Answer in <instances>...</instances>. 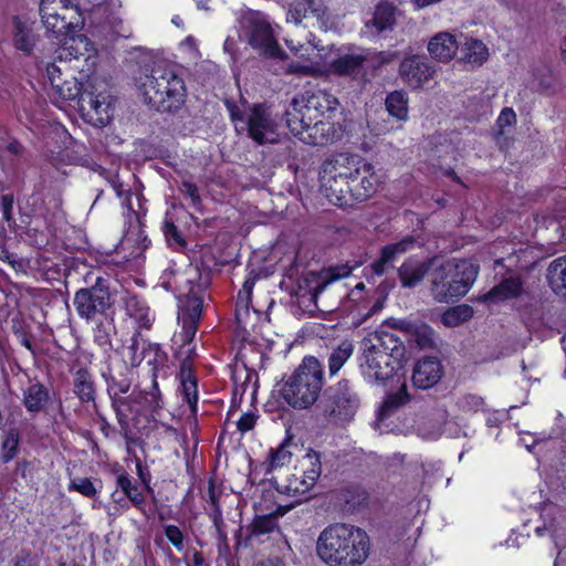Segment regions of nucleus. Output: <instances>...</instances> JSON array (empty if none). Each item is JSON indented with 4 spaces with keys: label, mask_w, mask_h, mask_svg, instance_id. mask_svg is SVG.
Returning a JSON list of instances; mask_svg holds the SVG:
<instances>
[{
    "label": "nucleus",
    "mask_w": 566,
    "mask_h": 566,
    "mask_svg": "<svg viewBox=\"0 0 566 566\" xmlns=\"http://www.w3.org/2000/svg\"><path fill=\"white\" fill-rule=\"evenodd\" d=\"M316 553L327 566L361 565L369 553V536L360 527L337 523L324 528L316 542Z\"/></svg>",
    "instance_id": "obj_1"
},
{
    "label": "nucleus",
    "mask_w": 566,
    "mask_h": 566,
    "mask_svg": "<svg viewBox=\"0 0 566 566\" xmlns=\"http://www.w3.org/2000/svg\"><path fill=\"white\" fill-rule=\"evenodd\" d=\"M403 347L398 337L389 332L368 334L360 343L358 367L369 384H384L400 368Z\"/></svg>",
    "instance_id": "obj_2"
},
{
    "label": "nucleus",
    "mask_w": 566,
    "mask_h": 566,
    "mask_svg": "<svg viewBox=\"0 0 566 566\" xmlns=\"http://www.w3.org/2000/svg\"><path fill=\"white\" fill-rule=\"evenodd\" d=\"M431 294L438 302L464 296L478 276V266L469 260L432 261Z\"/></svg>",
    "instance_id": "obj_3"
},
{
    "label": "nucleus",
    "mask_w": 566,
    "mask_h": 566,
    "mask_svg": "<svg viewBox=\"0 0 566 566\" xmlns=\"http://www.w3.org/2000/svg\"><path fill=\"white\" fill-rule=\"evenodd\" d=\"M138 85L145 101L164 111L178 109L187 96L185 82L174 67L156 69L140 77Z\"/></svg>",
    "instance_id": "obj_4"
},
{
    "label": "nucleus",
    "mask_w": 566,
    "mask_h": 566,
    "mask_svg": "<svg viewBox=\"0 0 566 566\" xmlns=\"http://www.w3.org/2000/svg\"><path fill=\"white\" fill-rule=\"evenodd\" d=\"M323 386V367L317 358L305 357L295 371L285 380L281 395L294 408L313 405Z\"/></svg>",
    "instance_id": "obj_5"
},
{
    "label": "nucleus",
    "mask_w": 566,
    "mask_h": 566,
    "mask_svg": "<svg viewBox=\"0 0 566 566\" xmlns=\"http://www.w3.org/2000/svg\"><path fill=\"white\" fill-rule=\"evenodd\" d=\"M356 170L350 156L339 154L325 160L321 170V190L336 206L350 205V177Z\"/></svg>",
    "instance_id": "obj_6"
},
{
    "label": "nucleus",
    "mask_w": 566,
    "mask_h": 566,
    "mask_svg": "<svg viewBox=\"0 0 566 566\" xmlns=\"http://www.w3.org/2000/svg\"><path fill=\"white\" fill-rule=\"evenodd\" d=\"M290 52L296 59L286 65V72L300 76H324L326 75L327 60L331 55L332 45H323L315 41L310 34L306 42L300 43L294 40H285Z\"/></svg>",
    "instance_id": "obj_7"
},
{
    "label": "nucleus",
    "mask_w": 566,
    "mask_h": 566,
    "mask_svg": "<svg viewBox=\"0 0 566 566\" xmlns=\"http://www.w3.org/2000/svg\"><path fill=\"white\" fill-rule=\"evenodd\" d=\"M241 36L261 55L274 59H286L280 48L269 18L260 11H248L241 20Z\"/></svg>",
    "instance_id": "obj_8"
},
{
    "label": "nucleus",
    "mask_w": 566,
    "mask_h": 566,
    "mask_svg": "<svg viewBox=\"0 0 566 566\" xmlns=\"http://www.w3.org/2000/svg\"><path fill=\"white\" fill-rule=\"evenodd\" d=\"M294 471L285 481L277 484V491L290 496L305 495L314 488L322 473L318 453L312 449L305 450L304 454L296 460Z\"/></svg>",
    "instance_id": "obj_9"
},
{
    "label": "nucleus",
    "mask_w": 566,
    "mask_h": 566,
    "mask_svg": "<svg viewBox=\"0 0 566 566\" xmlns=\"http://www.w3.org/2000/svg\"><path fill=\"white\" fill-rule=\"evenodd\" d=\"M82 116L94 126H105L112 118V96L106 90L105 83L88 77L87 87L81 94L77 102Z\"/></svg>",
    "instance_id": "obj_10"
},
{
    "label": "nucleus",
    "mask_w": 566,
    "mask_h": 566,
    "mask_svg": "<svg viewBox=\"0 0 566 566\" xmlns=\"http://www.w3.org/2000/svg\"><path fill=\"white\" fill-rule=\"evenodd\" d=\"M72 65L66 63H50L46 66V77L51 85V94L56 102L78 101L85 87L91 73H80V77L74 75Z\"/></svg>",
    "instance_id": "obj_11"
},
{
    "label": "nucleus",
    "mask_w": 566,
    "mask_h": 566,
    "mask_svg": "<svg viewBox=\"0 0 566 566\" xmlns=\"http://www.w3.org/2000/svg\"><path fill=\"white\" fill-rule=\"evenodd\" d=\"M40 14L46 30L57 35L83 25L75 0H41Z\"/></svg>",
    "instance_id": "obj_12"
},
{
    "label": "nucleus",
    "mask_w": 566,
    "mask_h": 566,
    "mask_svg": "<svg viewBox=\"0 0 566 566\" xmlns=\"http://www.w3.org/2000/svg\"><path fill=\"white\" fill-rule=\"evenodd\" d=\"M286 125L301 142L313 146L333 143L339 133V127L331 120L317 118L310 122L298 112H286Z\"/></svg>",
    "instance_id": "obj_13"
},
{
    "label": "nucleus",
    "mask_w": 566,
    "mask_h": 566,
    "mask_svg": "<svg viewBox=\"0 0 566 566\" xmlns=\"http://www.w3.org/2000/svg\"><path fill=\"white\" fill-rule=\"evenodd\" d=\"M235 128H247L249 136L258 144L274 143L277 140L279 120L264 105H254L247 118L239 116L234 108L230 109Z\"/></svg>",
    "instance_id": "obj_14"
},
{
    "label": "nucleus",
    "mask_w": 566,
    "mask_h": 566,
    "mask_svg": "<svg viewBox=\"0 0 566 566\" xmlns=\"http://www.w3.org/2000/svg\"><path fill=\"white\" fill-rule=\"evenodd\" d=\"M286 22L305 28L333 30L335 20L322 0H294L289 4Z\"/></svg>",
    "instance_id": "obj_15"
},
{
    "label": "nucleus",
    "mask_w": 566,
    "mask_h": 566,
    "mask_svg": "<svg viewBox=\"0 0 566 566\" xmlns=\"http://www.w3.org/2000/svg\"><path fill=\"white\" fill-rule=\"evenodd\" d=\"M55 62L72 65L78 73H92L97 64V50L85 35H70L59 49Z\"/></svg>",
    "instance_id": "obj_16"
},
{
    "label": "nucleus",
    "mask_w": 566,
    "mask_h": 566,
    "mask_svg": "<svg viewBox=\"0 0 566 566\" xmlns=\"http://www.w3.org/2000/svg\"><path fill=\"white\" fill-rule=\"evenodd\" d=\"M337 106L338 99L333 94L319 90L301 98H294L287 112L305 114L310 122L317 118L331 120V114L336 112Z\"/></svg>",
    "instance_id": "obj_17"
},
{
    "label": "nucleus",
    "mask_w": 566,
    "mask_h": 566,
    "mask_svg": "<svg viewBox=\"0 0 566 566\" xmlns=\"http://www.w3.org/2000/svg\"><path fill=\"white\" fill-rule=\"evenodd\" d=\"M199 271L192 264L185 268H176L174 264L163 272L159 283L166 291L172 292L178 300H182L199 290Z\"/></svg>",
    "instance_id": "obj_18"
},
{
    "label": "nucleus",
    "mask_w": 566,
    "mask_h": 566,
    "mask_svg": "<svg viewBox=\"0 0 566 566\" xmlns=\"http://www.w3.org/2000/svg\"><path fill=\"white\" fill-rule=\"evenodd\" d=\"M350 163L356 168L350 177V201H364L376 192L378 176L369 163L356 156H350Z\"/></svg>",
    "instance_id": "obj_19"
},
{
    "label": "nucleus",
    "mask_w": 566,
    "mask_h": 566,
    "mask_svg": "<svg viewBox=\"0 0 566 566\" xmlns=\"http://www.w3.org/2000/svg\"><path fill=\"white\" fill-rule=\"evenodd\" d=\"M366 59L367 56L360 51L344 52L332 45L325 76H352L359 72Z\"/></svg>",
    "instance_id": "obj_20"
},
{
    "label": "nucleus",
    "mask_w": 566,
    "mask_h": 566,
    "mask_svg": "<svg viewBox=\"0 0 566 566\" xmlns=\"http://www.w3.org/2000/svg\"><path fill=\"white\" fill-rule=\"evenodd\" d=\"M73 303L78 316L91 319L111 306V296L101 289H82L75 293Z\"/></svg>",
    "instance_id": "obj_21"
},
{
    "label": "nucleus",
    "mask_w": 566,
    "mask_h": 566,
    "mask_svg": "<svg viewBox=\"0 0 566 566\" xmlns=\"http://www.w3.org/2000/svg\"><path fill=\"white\" fill-rule=\"evenodd\" d=\"M434 66L424 57L411 55L405 57L399 66L401 80L410 87L419 88L434 74Z\"/></svg>",
    "instance_id": "obj_22"
},
{
    "label": "nucleus",
    "mask_w": 566,
    "mask_h": 566,
    "mask_svg": "<svg viewBox=\"0 0 566 566\" xmlns=\"http://www.w3.org/2000/svg\"><path fill=\"white\" fill-rule=\"evenodd\" d=\"M460 43L454 33L440 31L433 34L427 43L430 57L440 63L451 62L458 54Z\"/></svg>",
    "instance_id": "obj_23"
},
{
    "label": "nucleus",
    "mask_w": 566,
    "mask_h": 566,
    "mask_svg": "<svg viewBox=\"0 0 566 566\" xmlns=\"http://www.w3.org/2000/svg\"><path fill=\"white\" fill-rule=\"evenodd\" d=\"M442 377V366L436 357H424L415 365L412 382L416 387L428 389Z\"/></svg>",
    "instance_id": "obj_24"
},
{
    "label": "nucleus",
    "mask_w": 566,
    "mask_h": 566,
    "mask_svg": "<svg viewBox=\"0 0 566 566\" xmlns=\"http://www.w3.org/2000/svg\"><path fill=\"white\" fill-rule=\"evenodd\" d=\"M415 244L416 241L411 237H407L399 242L384 247L379 259L370 265L373 273L376 275L384 274L386 265L395 262L400 255L412 250Z\"/></svg>",
    "instance_id": "obj_25"
},
{
    "label": "nucleus",
    "mask_w": 566,
    "mask_h": 566,
    "mask_svg": "<svg viewBox=\"0 0 566 566\" xmlns=\"http://www.w3.org/2000/svg\"><path fill=\"white\" fill-rule=\"evenodd\" d=\"M335 408L333 412L339 417H352L358 408L359 399L347 381L339 382L333 395Z\"/></svg>",
    "instance_id": "obj_26"
},
{
    "label": "nucleus",
    "mask_w": 566,
    "mask_h": 566,
    "mask_svg": "<svg viewBox=\"0 0 566 566\" xmlns=\"http://www.w3.org/2000/svg\"><path fill=\"white\" fill-rule=\"evenodd\" d=\"M461 61L472 67L481 66L489 59V49L483 41L474 38H467L460 44Z\"/></svg>",
    "instance_id": "obj_27"
},
{
    "label": "nucleus",
    "mask_w": 566,
    "mask_h": 566,
    "mask_svg": "<svg viewBox=\"0 0 566 566\" xmlns=\"http://www.w3.org/2000/svg\"><path fill=\"white\" fill-rule=\"evenodd\" d=\"M303 454L304 452L298 443L291 437H287L276 449L271 450L269 457L270 468H282L291 463L294 457L298 460Z\"/></svg>",
    "instance_id": "obj_28"
},
{
    "label": "nucleus",
    "mask_w": 566,
    "mask_h": 566,
    "mask_svg": "<svg viewBox=\"0 0 566 566\" xmlns=\"http://www.w3.org/2000/svg\"><path fill=\"white\" fill-rule=\"evenodd\" d=\"M35 34L33 33V22L29 19L14 18L13 20V42L18 50L30 53L35 45Z\"/></svg>",
    "instance_id": "obj_29"
},
{
    "label": "nucleus",
    "mask_w": 566,
    "mask_h": 566,
    "mask_svg": "<svg viewBox=\"0 0 566 566\" xmlns=\"http://www.w3.org/2000/svg\"><path fill=\"white\" fill-rule=\"evenodd\" d=\"M427 272V263L417 259H408L398 270L399 279L405 287L416 286L422 281Z\"/></svg>",
    "instance_id": "obj_30"
},
{
    "label": "nucleus",
    "mask_w": 566,
    "mask_h": 566,
    "mask_svg": "<svg viewBox=\"0 0 566 566\" xmlns=\"http://www.w3.org/2000/svg\"><path fill=\"white\" fill-rule=\"evenodd\" d=\"M49 398V390L40 382L31 384L23 390V405L32 413L40 412Z\"/></svg>",
    "instance_id": "obj_31"
},
{
    "label": "nucleus",
    "mask_w": 566,
    "mask_h": 566,
    "mask_svg": "<svg viewBox=\"0 0 566 566\" xmlns=\"http://www.w3.org/2000/svg\"><path fill=\"white\" fill-rule=\"evenodd\" d=\"M551 287L566 296V255L554 260L547 271Z\"/></svg>",
    "instance_id": "obj_32"
},
{
    "label": "nucleus",
    "mask_w": 566,
    "mask_h": 566,
    "mask_svg": "<svg viewBox=\"0 0 566 566\" xmlns=\"http://www.w3.org/2000/svg\"><path fill=\"white\" fill-rule=\"evenodd\" d=\"M386 109L394 118L406 122L409 118L408 97L402 91H394L386 98Z\"/></svg>",
    "instance_id": "obj_33"
},
{
    "label": "nucleus",
    "mask_w": 566,
    "mask_h": 566,
    "mask_svg": "<svg viewBox=\"0 0 566 566\" xmlns=\"http://www.w3.org/2000/svg\"><path fill=\"white\" fill-rule=\"evenodd\" d=\"M522 284L518 279H506L499 285L493 287L486 295L485 300L490 302H499L517 296L521 293Z\"/></svg>",
    "instance_id": "obj_34"
},
{
    "label": "nucleus",
    "mask_w": 566,
    "mask_h": 566,
    "mask_svg": "<svg viewBox=\"0 0 566 566\" xmlns=\"http://www.w3.org/2000/svg\"><path fill=\"white\" fill-rule=\"evenodd\" d=\"M289 509L290 506L283 507L279 505L274 511L258 515L252 524V533L255 535L271 533L276 527V517L284 515Z\"/></svg>",
    "instance_id": "obj_35"
},
{
    "label": "nucleus",
    "mask_w": 566,
    "mask_h": 566,
    "mask_svg": "<svg viewBox=\"0 0 566 566\" xmlns=\"http://www.w3.org/2000/svg\"><path fill=\"white\" fill-rule=\"evenodd\" d=\"M354 345L352 340L344 339L332 352L328 358L329 374L335 375L353 355Z\"/></svg>",
    "instance_id": "obj_36"
},
{
    "label": "nucleus",
    "mask_w": 566,
    "mask_h": 566,
    "mask_svg": "<svg viewBox=\"0 0 566 566\" xmlns=\"http://www.w3.org/2000/svg\"><path fill=\"white\" fill-rule=\"evenodd\" d=\"M473 316V310L469 305H458L446 311L441 322L447 327H455L469 321Z\"/></svg>",
    "instance_id": "obj_37"
},
{
    "label": "nucleus",
    "mask_w": 566,
    "mask_h": 566,
    "mask_svg": "<svg viewBox=\"0 0 566 566\" xmlns=\"http://www.w3.org/2000/svg\"><path fill=\"white\" fill-rule=\"evenodd\" d=\"M396 9L388 2H381L376 7L373 24L378 31L386 30L395 23Z\"/></svg>",
    "instance_id": "obj_38"
},
{
    "label": "nucleus",
    "mask_w": 566,
    "mask_h": 566,
    "mask_svg": "<svg viewBox=\"0 0 566 566\" xmlns=\"http://www.w3.org/2000/svg\"><path fill=\"white\" fill-rule=\"evenodd\" d=\"M117 485L136 506H140L144 503L142 491L132 482L127 474H118Z\"/></svg>",
    "instance_id": "obj_39"
},
{
    "label": "nucleus",
    "mask_w": 566,
    "mask_h": 566,
    "mask_svg": "<svg viewBox=\"0 0 566 566\" xmlns=\"http://www.w3.org/2000/svg\"><path fill=\"white\" fill-rule=\"evenodd\" d=\"M185 298L186 302L182 305V311L188 316L189 321L191 323H195L199 319L202 310V302L198 296V290L195 291L193 294H191L190 296H186Z\"/></svg>",
    "instance_id": "obj_40"
},
{
    "label": "nucleus",
    "mask_w": 566,
    "mask_h": 566,
    "mask_svg": "<svg viewBox=\"0 0 566 566\" xmlns=\"http://www.w3.org/2000/svg\"><path fill=\"white\" fill-rule=\"evenodd\" d=\"M19 446V434L17 430H9L2 441L1 458L4 462L12 460L17 453Z\"/></svg>",
    "instance_id": "obj_41"
},
{
    "label": "nucleus",
    "mask_w": 566,
    "mask_h": 566,
    "mask_svg": "<svg viewBox=\"0 0 566 566\" xmlns=\"http://www.w3.org/2000/svg\"><path fill=\"white\" fill-rule=\"evenodd\" d=\"M408 401L409 395L407 392L406 382L403 381L397 392L391 394L387 397V399L384 402L381 411L386 412L387 410H390L392 408L403 406Z\"/></svg>",
    "instance_id": "obj_42"
},
{
    "label": "nucleus",
    "mask_w": 566,
    "mask_h": 566,
    "mask_svg": "<svg viewBox=\"0 0 566 566\" xmlns=\"http://www.w3.org/2000/svg\"><path fill=\"white\" fill-rule=\"evenodd\" d=\"M70 490H74L84 496L92 497L96 494V489L87 478H80L71 481Z\"/></svg>",
    "instance_id": "obj_43"
},
{
    "label": "nucleus",
    "mask_w": 566,
    "mask_h": 566,
    "mask_svg": "<svg viewBox=\"0 0 566 566\" xmlns=\"http://www.w3.org/2000/svg\"><path fill=\"white\" fill-rule=\"evenodd\" d=\"M182 392L189 406L193 408L197 405V382L190 375L181 381Z\"/></svg>",
    "instance_id": "obj_44"
},
{
    "label": "nucleus",
    "mask_w": 566,
    "mask_h": 566,
    "mask_svg": "<svg viewBox=\"0 0 566 566\" xmlns=\"http://www.w3.org/2000/svg\"><path fill=\"white\" fill-rule=\"evenodd\" d=\"M415 340L420 347H426L432 344V329L426 324H419L413 328Z\"/></svg>",
    "instance_id": "obj_45"
},
{
    "label": "nucleus",
    "mask_w": 566,
    "mask_h": 566,
    "mask_svg": "<svg viewBox=\"0 0 566 566\" xmlns=\"http://www.w3.org/2000/svg\"><path fill=\"white\" fill-rule=\"evenodd\" d=\"M515 123H516L515 112L510 107L502 109V112L500 113L497 120H496V126L499 128V133L505 134V129L507 127H512Z\"/></svg>",
    "instance_id": "obj_46"
},
{
    "label": "nucleus",
    "mask_w": 566,
    "mask_h": 566,
    "mask_svg": "<svg viewBox=\"0 0 566 566\" xmlns=\"http://www.w3.org/2000/svg\"><path fill=\"white\" fill-rule=\"evenodd\" d=\"M75 392L84 401L93 399L92 384L88 380L84 379V375H78L75 384Z\"/></svg>",
    "instance_id": "obj_47"
},
{
    "label": "nucleus",
    "mask_w": 566,
    "mask_h": 566,
    "mask_svg": "<svg viewBox=\"0 0 566 566\" xmlns=\"http://www.w3.org/2000/svg\"><path fill=\"white\" fill-rule=\"evenodd\" d=\"M553 509L548 507L544 510L542 517L544 518L543 526H537L535 532L537 536H544L554 532L555 518L553 517Z\"/></svg>",
    "instance_id": "obj_48"
},
{
    "label": "nucleus",
    "mask_w": 566,
    "mask_h": 566,
    "mask_svg": "<svg viewBox=\"0 0 566 566\" xmlns=\"http://www.w3.org/2000/svg\"><path fill=\"white\" fill-rule=\"evenodd\" d=\"M253 283L245 281L243 289L238 294V304H237V317L239 318L241 315V311L248 310V302L250 300V295L252 293Z\"/></svg>",
    "instance_id": "obj_49"
},
{
    "label": "nucleus",
    "mask_w": 566,
    "mask_h": 566,
    "mask_svg": "<svg viewBox=\"0 0 566 566\" xmlns=\"http://www.w3.org/2000/svg\"><path fill=\"white\" fill-rule=\"evenodd\" d=\"M180 49L185 52V54H187L189 61L191 62H196L200 57L197 42L192 36L186 38V40L181 42Z\"/></svg>",
    "instance_id": "obj_50"
},
{
    "label": "nucleus",
    "mask_w": 566,
    "mask_h": 566,
    "mask_svg": "<svg viewBox=\"0 0 566 566\" xmlns=\"http://www.w3.org/2000/svg\"><path fill=\"white\" fill-rule=\"evenodd\" d=\"M165 534L169 542L178 549L181 551L184 548V535L179 527L175 525H167L165 527Z\"/></svg>",
    "instance_id": "obj_51"
},
{
    "label": "nucleus",
    "mask_w": 566,
    "mask_h": 566,
    "mask_svg": "<svg viewBox=\"0 0 566 566\" xmlns=\"http://www.w3.org/2000/svg\"><path fill=\"white\" fill-rule=\"evenodd\" d=\"M459 406L464 411H476L482 408V398L474 395H467L459 400Z\"/></svg>",
    "instance_id": "obj_52"
},
{
    "label": "nucleus",
    "mask_w": 566,
    "mask_h": 566,
    "mask_svg": "<svg viewBox=\"0 0 566 566\" xmlns=\"http://www.w3.org/2000/svg\"><path fill=\"white\" fill-rule=\"evenodd\" d=\"M13 195L6 193L0 196V210L6 221H11L13 217Z\"/></svg>",
    "instance_id": "obj_53"
},
{
    "label": "nucleus",
    "mask_w": 566,
    "mask_h": 566,
    "mask_svg": "<svg viewBox=\"0 0 566 566\" xmlns=\"http://www.w3.org/2000/svg\"><path fill=\"white\" fill-rule=\"evenodd\" d=\"M258 416L254 412L243 413L237 422L238 430L245 433L254 428Z\"/></svg>",
    "instance_id": "obj_54"
},
{
    "label": "nucleus",
    "mask_w": 566,
    "mask_h": 566,
    "mask_svg": "<svg viewBox=\"0 0 566 566\" xmlns=\"http://www.w3.org/2000/svg\"><path fill=\"white\" fill-rule=\"evenodd\" d=\"M184 192L189 197L193 207H198L200 205V197L198 193V189L190 182H184L182 185Z\"/></svg>",
    "instance_id": "obj_55"
},
{
    "label": "nucleus",
    "mask_w": 566,
    "mask_h": 566,
    "mask_svg": "<svg viewBox=\"0 0 566 566\" xmlns=\"http://www.w3.org/2000/svg\"><path fill=\"white\" fill-rule=\"evenodd\" d=\"M354 268L348 265H343L340 268H334L331 270L332 280H338L348 276Z\"/></svg>",
    "instance_id": "obj_56"
},
{
    "label": "nucleus",
    "mask_w": 566,
    "mask_h": 566,
    "mask_svg": "<svg viewBox=\"0 0 566 566\" xmlns=\"http://www.w3.org/2000/svg\"><path fill=\"white\" fill-rule=\"evenodd\" d=\"M365 289L364 283H358L356 286L349 292V298L353 302H358L361 300V293Z\"/></svg>",
    "instance_id": "obj_57"
},
{
    "label": "nucleus",
    "mask_w": 566,
    "mask_h": 566,
    "mask_svg": "<svg viewBox=\"0 0 566 566\" xmlns=\"http://www.w3.org/2000/svg\"><path fill=\"white\" fill-rule=\"evenodd\" d=\"M94 338L99 346H107L109 344L108 335L99 327L96 329Z\"/></svg>",
    "instance_id": "obj_58"
},
{
    "label": "nucleus",
    "mask_w": 566,
    "mask_h": 566,
    "mask_svg": "<svg viewBox=\"0 0 566 566\" xmlns=\"http://www.w3.org/2000/svg\"><path fill=\"white\" fill-rule=\"evenodd\" d=\"M237 46V42L234 39L228 36L224 41L223 49L226 52L230 53L231 55L234 53Z\"/></svg>",
    "instance_id": "obj_59"
},
{
    "label": "nucleus",
    "mask_w": 566,
    "mask_h": 566,
    "mask_svg": "<svg viewBox=\"0 0 566 566\" xmlns=\"http://www.w3.org/2000/svg\"><path fill=\"white\" fill-rule=\"evenodd\" d=\"M254 566H284L283 562L279 558L260 560Z\"/></svg>",
    "instance_id": "obj_60"
},
{
    "label": "nucleus",
    "mask_w": 566,
    "mask_h": 566,
    "mask_svg": "<svg viewBox=\"0 0 566 566\" xmlns=\"http://www.w3.org/2000/svg\"><path fill=\"white\" fill-rule=\"evenodd\" d=\"M442 0H413V4L418 8V9H422V8H426V7H429V6H432L434 3H438V2H441Z\"/></svg>",
    "instance_id": "obj_61"
},
{
    "label": "nucleus",
    "mask_w": 566,
    "mask_h": 566,
    "mask_svg": "<svg viewBox=\"0 0 566 566\" xmlns=\"http://www.w3.org/2000/svg\"><path fill=\"white\" fill-rule=\"evenodd\" d=\"M559 55L564 63H566V33L563 35L559 43Z\"/></svg>",
    "instance_id": "obj_62"
},
{
    "label": "nucleus",
    "mask_w": 566,
    "mask_h": 566,
    "mask_svg": "<svg viewBox=\"0 0 566 566\" xmlns=\"http://www.w3.org/2000/svg\"><path fill=\"white\" fill-rule=\"evenodd\" d=\"M380 57H381V62L382 63H387V62H390L391 60H394L395 54H384V53H381Z\"/></svg>",
    "instance_id": "obj_63"
},
{
    "label": "nucleus",
    "mask_w": 566,
    "mask_h": 566,
    "mask_svg": "<svg viewBox=\"0 0 566 566\" xmlns=\"http://www.w3.org/2000/svg\"><path fill=\"white\" fill-rule=\"evenodd\" d=\"M8 148L12 153H18L19 151V145L17 143L10 144Z\"/></svg>",
    "instance_id": "obj_64"
}]
</instances>
